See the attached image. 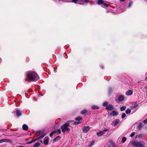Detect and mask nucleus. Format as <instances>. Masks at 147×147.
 I'll list each match as a JSON object with an SVG mask.
<instances>
[{"mask_svg":"<svg viewBox=\"0 0 147 147\" xmlns=\"http://www.w3.org/2000/svg\"><path fill=\"white\" fill-rule=\"evenodd\" d=\"M90 127L89 126L84 127L82 128V131L84 133L87 132L90 129Z\"/></svg>","mask_w":147,"mask_h":147,"instance_id":"obj_5","label":"nucleus"},{"mask_svg":"<svg viewBox=\"0 0 147 147\" xmlns=\"http://www.w3.org/2000/svg\"><path fill=\"white\" fill-rule=\"evenodd\" d=\"M125 1V0H120V1L121 2H123V1Z\"/></svg>","mask_w":147,"mask_h":147,"instance_id":"obj_42","label":"nucleus"},{"mask_svg":"<svg viewBox=\"0 0 147 147\" xmlns=\"http://www.w3.org/2000/svg\"><path fill=\"white\" fill-rule=\"evenodd\" d=\"M126 109V107L124 106H122L120 108V110L121 111H123L125 110Z\"/></svg>","mask_w":147,"mask_h":147,"instance_id":"obj_23","label":"nucleus"},{"mask_svg":"<svg viewBox=\"0 0 147 147\" xmlns=\"http://www.w3.org/2000/svg\"><path fill=\"white\" fill-rule=\"evenodd\" d=\"M144 123L146 124L147 123V119L144 120L143 121Z\"/></svg>","mask_w":147,"mask_h":147,"instance_id":"obj_38","label":"nucleus"},{"mask_svg":"<svg viewBox=\"0 0 147 147\" xmlns=\"http://www.w3.org/2000/svg\"><path fill=\"white\" fill-rule=\"evenodd\" d=\"M72 2L76 4H78L79 0H71Z\"/></svg>","mask_w":147,"mask_h":147,"instance_id":"obj_25","label":"nucleus"},{"mask_svg":"<svg viewBox=\"0 0 147 147\" xmlns=\"http://www.w3.org/2000/svg\"><path fill=\"white\" fill-rule=\"evenodd\" d=\"M126 140V137H124L122 138L121 142L122 143H124Z\"/></svg>","mask_w":147,"mask_h":147,"instance_id":"obj_26","label":"nucleus"},{"mask_svg":"<svg viewBox=\"0 0 147 147\" xmlns=\"http://www.w3.org/2000/svg\"><path fill=\"white\" fill-rule=\"evenodd\" d=\"M11 141L10 140H7L6 139H3L0 140V143H3V142H10Z\"/></svg>","mask_w":147,"mask_h":147,"instance_id":"obj_9","label":"nucleus"},{"mask_svg":"<svg viewBox=\"0 0 147 147\" xmlns=\"http://www.w3.org/2000/svg\"><path fill=\"white\" fill-rule=\"evenodd\" d=\"M108 102L107 101H105L103 102V105L104 107H107V106Z\"/></svg>","mask_w":147,"mask_h":147,"instance_id":"obj_27","label":"nucleus"},{"mask_svg":"<svg viewBox=\"0 0 147 147\" xmlns=\"http://www.w3.org/2000/svg\"><path fill=\"white\" fill-rule=\"evenodd\" d=\"M132 4V2H130L128 5V7H130L131 6Z\"/></svg>","mask_w":147,"mask_h":147,"instance_id":"obj_37","label":"nucleus"},{"mask_svg":"<svg viewBox=\"0 0 147 147\" xmlns=\"http://www.w3.org/2000/svg\"><path fill=\"white\" fill-rule=\"evenodd\" d=\"M131 112V110L129 109H127L125 111V113L127 114H129Z\"/></svg>","mask_w":147,"mask_h":147,"instance_id":"obj_24","label":"nucleus"},{"mask_svg":"<svg viewBox=\"0 0 147 147\" xmlns=\"http://www.w3.org/2000/svg\"><path fill=\"white\" fill-rule=\"evenodd\" d=\"M103 4V5L105 7H108V5L106 3H103L102 4Z\"/></svg>","mask_w":147,"mask_h":147,"instance_id":"obj_35","label":"nucleus"},{"mask_svg":"<svg viewBox=\"0 0 147 147\" xmlns=\"http://www.w3.org/2000/svg\"><path fill=\"white\" fill-rule=\"evenodd\" d=\"M97 3L99 5H101L103 3V1L102 0H98Z\"/></svg>","mask_w":147,"mask_h":147,"instance_id":"obj_22","label":"nucleus"},{"mask_svg":"<svg viewBox=\"0 0 147 147\" xmlns=\"http://www.w3.org/2000/svg\"><path fill=\"white\" fill-rule=\"evenodd\" d=\"M82 118L80 117H78L76 118L75 119L76 121H79L82 119Z\"/></svg>","mask_w":147,"mask_h":147,"instance_id":"obj_29","label":"nucleus"},{"mask_svg":"<svg viewBox=\"0 0 147 147\" xmlns=\"http://www.w3.org/2000/svg\"><path fill=\"white\" fill-rule=\"evenodd\" d=\"M142 136H141V135H139L138 136V137H141Z\"/></svg>","mask_w":147,"mask_h":147,"instance_id":"obj_39","label":"nucleus"},{"mask_svg":"<svg viewBox=\"0 0 147 147\" xmlns=\"http://www.w3.org/2000/svg\"><path fill=\"white\" fill-rule=\"evenodd\" d=\"M49 140V138L48 137H46L44 138V144L45 145L48 144Z\"/></svg>","mask_w":147,"mask_h":147,"instance_id":"obj_10","label":"nucleus"},{"mask_svg":"<svg viewBox=\"0 0 147 147\" xmlns=\"http://www.w3.org/2000/svg\"><path fill=\"white\" fill-rule=\"evenodd\" d=\"M40 145V144L39 142H37L35 143L33 147H38Z\"/></svg>","mask_w":147,"mask_h":147,"instance_id":"obj_20","label":"nucleus"},{"mask_svg":"<svg viewBox=\"0 0 147 147\" xmlns=\"http://www.w3.org/2000/svg\"><path fill=\"white\" fill-rule=\"evenodd\" d=\"M136 107H137L136 106L134 105V106H131V108L132 109H134L136 108Z\"/></svg>","mask_w":147,"mask_h":147,"instance_id":"obj_33","label":"nucleus"},{"mask_svg":"<svg viewBox=\"0 0 147 147\" xmlns=\"http://www.w3.org/2000/svg\"><path fill=\"white\" fill-rule=\"evenodd\" d=\"M78 4L80 5H82L84 4V2H85V3L88 2L87 0H79Z\"/></svg>","mask_w":147,"mask_h":147,"instance_id":"obj_11","label":"nucleus"},{"mask_svg":"<svg viewBox=\"0 0 147 147\" xmlns=\"http://www.w3.org/2000/svg\"><path fill=\"white\" fill-rule=\"evenodd\" d=\"M26 80L29 82L36 81L39 79L38 74L34 71H29L26 73Z\"/></svg>","mask_w":147,"mask_h":147,"instance_id":"obj_1","label":"nucleus"},{"mask_svg":"<svg viewBox=\"0 0 147 147\" xmlns=\"http://www.w3.org/2000/svg\"><path fill=\"white\" fill-rule=\"evenodd\" d=\"M87 111L86 109H84V110H82L81 112V113L82 115H83L86 113Z\"/></svg>","mask_w":147,"mask_h":147,"instance_id":"obj_21","label":"nucleus"},{"mask_svg":"<svg viewBox=\"0 0 147 147\" xmlns=\"http://www.w3.org/2000/svg\"><path fill=\"white\" fill-rule=\"evenodd\" d=\"M28 126L26 124H24L22 126V128L24 130H26L28 129Z\"/></svg>","mask_w":147,"mask_h":147,"instance_id":"obj_17","label":"nucleus"},{"mask_svg":"<svg viewBox=\"0 0 147 147\" xmlns=\"http://www.w3.org/2000/svg\"><path fill=\"white\" fill-rule=\"evenodd\" d=\"M126 116V114L125 113H123L122 114L121 116V118L122 119L124 118Z\"/></svg>","mask_w":147,"mask_h":147,"instance_id":"obj_32","label":"nucleus"},{"mask_svg":"<svg viewBox=\"0 0 147 147\" xmlns=\"http://www.w3.org/2000/svg\"><path fill=\"white\" fill-rule=\"evenodd\" d=\"M33 142V141H30V142H29V143L30 144V143H32Z\"/></svg>","mask_w":147,"mask_h":147,"instance_id":"obj_41","label":"nucleus"},{"mask_svg":"<svg viewBox=\"0 0 147 147\" xmlns=\"http://www.w3.org/2000/svg\"><path fill=\"white\" fill-rule=\"evenodd\" d=\"M119 122V120L118 119H117L115 120H114L111 123V124L112 125L115 126L117 125Z\"/></svg>","mask_w":147,"mask_h":147,"instance_id":"obj_6","label":"nucleus"},{"mask_svg":"<svg viewBox=\"0 0 147 147\" xmlns=\"http://www.w3.org/2000/svg\"><path fill=\"white\" fill-rule=\"evenodd\" d=\"M106 109L107 110L111 111L113 109V107L112 105L109 104L106 107Z\"/></svg>","mask_w":147,"mask_h":147,"instance_id":"obj_8","label":"nucleus"},{"mask_svg":"<svg viewBox=\"0 0 147 147\" xmlns=\"http://www.w3.org/2000/svg\"><path fill=\"white\" fill-rule=\"evenodd\" d=\"M70 121L71 122H74V121Z\"/></svg>","mask_w":147,"mask_h":147,"instance_id":"obj_44","label":"nucleus"},{"mask_svg":"<svg viewBox=\"0 0 147 147\" xmlns=\"http://www.w3.org/2000/svg\"><path fill=\"white\" fill-rule=\"evenodd\" d=\"M94 141H93L91 142H90L88 145V147H91L94 144Z\"/></svg>","mask_w":147,"mask_h":147,"instance_id":"obj_18","label":"nucleus"},{"mask_svg":"<svg viewBox=\"0 0 147 147\" xmlns=\"http://www.w3.org/2000/svg\"><path fill=\"white\" fill-rule=\"evenodd\" d=\"M61 138L60 136H57L55 138H54L53 140L54 142L57 141L58 140H59Z\"/></svg>","mask_w":147,"mask_h":147,"instance_id":"obj_16","label":"nucleus"},{"mask_svg":"<svg viewBox=\"0 0 147 147\" xmlns=\"http://www.w3.org/2000/svg\"><path fill=\"white\" fill-rule=\"evenodd\" d=\"M118 114V113L114 111H112L111 113V115L113 116H116Z\"/></svg>","mask_w":147,"mask_h":147,"instance_id":"obj_13","label":"nucleus"},{"mask_svg":"<svg viewBox=\"0 0 147 147\" xmlns=\"http://www.w3.org/2000/svg\"><path fill=\"white\" fill-rule=\"evenodd\" d=\"M132 145L136 147H144L145 145V143L143 142H136L135 141H132Z\"/></svg>","mask_w":147,"mask_h":147,"instance_id":"obj_2","label":"nucleus"},{"mask_svg":"<svg viewBox=\"0 0 147 147\" xmlns=\"http://www.w3.org/2000/svg\"><path fill=\"white\" fill-rule=\"evenodd\" d=\"M91 108L93 110H94L95 109H99V107H98L95 105H92V106Z\"/></svg>","mask_w":147,"mask_h":147,"instance_id":"obj_19","label":"nucleus"},{"mask_svg":"<svg viewBox=\"0 0 147 147\" xmlns=\"http://www.w3.org/2000/svg\"><path fill=\"white\" fill-rule=\"evenodd\" d=\"M109 129H105L103 131H100L97 133V135L98 136H100L104 134L105 133L108 131Z\"/></svg>","mask_w":147,"mask_h":147,"instance_id":"obj_4","label":"nucleus"},{"mask_svg":"<svg viewBox=\"0 0 147 147\" xmlns=\"http://www.w3.org/2000/svg\"><path fill=\"white\" fill-rule=\"evenodd\" d=\"M69 125V124L68 123H66L61 126V129L63 133H65L67 131H70L69 128L68 127Z\"/></svg>","mask_w":147,"mask_h":147,"instance_id":"obj_3","label":"nucleus"},{"mask_svg":"<svg viewBox=\"0 0 147 147\" xmlns=\"http://www.w3.org/2000/svg\"><path fill=\"white\" fill-rule=\"evenodd\" d=\"M56 132H57V131H53V132H51L50 134V136L51 137H52L53 136V134H54Z\"/></svg>","mask_w":147,"mask_h":147,"instance_id":"obj_28","label":"nucleus"},{"mask_svg":"<svg viewBox=\"0 0 147 147\" xmlns=\"http://www.w3.org/2000/svg\"><path fill=\"white\" fill-rule=\"evenodd\" d=\"M16 113L18 117H19L21 115V112L18 110L17 109L16 110Z\"/></svg>","mask_w":147,"mask_h":147,"instance_id":"obj_15","label":"nucleus"},{"mask_svg":"<svg viewBox=\"0 0 147 147\" xmlns=\"http://www.w3.org/2000/svg\"><path fill=\"white\" fill-rule=\"evenodd\" d=\"M124 99V96L123 95H121L119 96L118 100L119 101H123Z\"/></svg>","mask_w":147,"mask_h":147,"instance_id":"obj_12","label":"nucleus"},{"mask_svg":"<svg viewBox=\"0 0 147 147\" xmlns=\"http://www.w3.org/2000/svg\"><path fill=\"white\" fill-rule=\"evenodd\" d=\"M45 136V134L44 133H42L41 134H40L36 138V140H39L43 138Z\"/></svg>","mask_w":147,"mask_h":147,"instance_id":"obj_7","label":"nucleus"},{"mask_svg":"<svg viewBox=\"0 0 147 147\" xmlns=\"http://www.w3.org/2000/svg\"><path fill=\"white\" fill-rule=\"evenodd\" d=\"M101 68H102V69H103L104 68V67L103 65H102L101 66V67H100Z\"/></svg>","mask_w":147,"mask_h":147,"instance_id":"obj_40","label":"nucleus"},{"mask_svg":"<svg viewBox=\"0 0 147 147\" xmlns=\"http://www.w3.org/2000/svg\"><path fill=\"white\" fill-rule=\"evenodd\" d=\"M145 80L147 81V76L145 78Z\"/></svg>","mask_w":147,"mask_h":147,"instance_id":"obj_43","label":"nucleus"},{"mask_svg":"<svg viewBox=\"0 0 147 147\" xmlns=\"http://www.w3.org/2000/svg\"><path fill=\"white\" fill-rule=\"evenodd\" d=\"M81 123L80 122H74L73 124L74 125H77L80 123Z\"/></svg>","mask_w":147,"mask_h":147,"instance_id":"obj_30","label":"nucleus"},{"mask_svg":"<svg viewBox=\"0 0 147 147\" xmlns=\"http://www.w3.org/2000/svg\"><path fill=\"white\" fill-rule=\"evenodd\" d=\"M135 135V132H132L131 134L130 135V137H133L134 135Z\"/></svg>","mask_w":147,"mask_h":147,"instance_id":"obj_31","label":"nucleus"},{"mask_svg":"<svg viewBox=\"0 0 147 147\" xmlns=\"http://www.w3.org/2000/svg\"><path fill=\"white\" fill-rule=\"evenodd\" d=\"M57 132H58L59 134H61V130L59 129H58L57 131Z\"/></svg>","mask_w":147,"mask_h":147,"instance_id":"obj_36","label":"nucleus"},{"mask_svg":"<svg viewBox=\"0 0 147 147\" xmlns=\"http://www.w3.org/2000/svg\"><path fill=\"white\" fill-rule=\"evenodd\" d=\"M143 126L142 124L141 123L139 125H138V127L139 128V129H140V128L142 127Z\"/></svg>","mask_w":147,"mask_h":147,"instance_id":"obj_34","label":"nucleus"},{"mask_svg":"<svg viewBox=\"0 0 147 147\" xmlns=\"http://www.w3.org/2000/svg\"><path fill=\"white\" fill-rule=\"evenodd\" d=\"M133 91L131 90H129L126 92V94L127 96H129L132 94Z\"/></svg>","mask_w":147,"mask_h":147,"instance_id":"obj_14","label":"nucleus"}]
</instances>
